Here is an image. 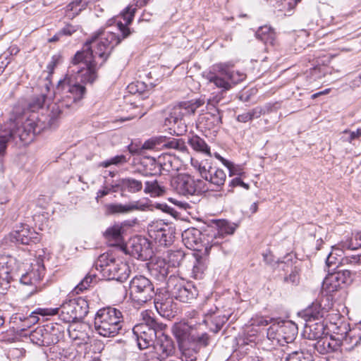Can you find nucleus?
Masks as SVG:
<instances>
[{"label":"nucleus","instance_id":"1","mask_svg":"<svg viewBox=\"0 0 361 361\" xmlns=\"http://www.w3.org/2000/svg\"><path fill=\"white\" fill-rule=\"evenodd\" d=\"M135 8L127 6L121 13L126 22H118L117 26L122 37L113 32L94 33L83 46L81 51L75 53L71 63V71L80 73L82 71V77L85 80L94 82L97 78V71L104 65L109 57L112 49L118 45L122 39L127 38L131 34L128 27L133 20Z\"/></svg>","mask_w":361,"mask_h":361},{"label":"nucleus","instance_id":"2","mask_svg":"<svg viewBox=\"0 0 361 361\" xmlns=\"http://www.w3.org/2000/svg\"><path fill=\"white\" fill-rule=\"evenodd\" d=\"M80 82L92 83L85 80L82 71L71 72L70 65L64 78L60 80L56 86L55 97L57 103L49 106L50 112L48 115L49 125H55L63 109L75 108L78 102L83 98L86 88Z\"/></svg>","mask_w":361,"mask_h":361},{"label":"nucleus","instance_id":"3","mask_svg":"<svg viewBox=\"0 0 361 361\" xmlns=\"http://www.w3.org/2000/svg\"><path fill=\"white\" fill-rule=\"evenodd\" d=\"M35 115L13 121L10 118L1 128H0V156H3L7 147L8 142L16 137L25 142H31L35 135L41 133L46 127L44 123L39 121Z\"/></svg>","mask_w":361,"mask_h":361},{"label":"nucleus","instance_id":"4","mask_svg":"<svg viewBox=\"0 0 361 361\" xmlns=\"http://www.w3.org/2000/svg\"><path fill=\"white\" fill-rule=\"evenodd\" d=\"M340 264L341 267L347 266L349 269L338 270L324 279L322 288L329 293L337 291L353 283V276L361 271V255L345 256L341 259Z\"/></svg>","mask_w":361,"mask_h":361},{"label":"nucleus","instance_id":"5","mask_svg":"<svg viewBox=\"0 0 361 361\" xmlns=\"http://www.w3.org/2000/svg\"><path fill=\"white\" fill-rule=\"evenodd\" d=\"M123 324V314L117 308L106 307L99 309L94 317V329L104 337H114L119 334Z\"/></svg>","mask_w":361,"mask_h":361},{"label":"nucleus","instance_id":"6","mask_svg":"<svg viewBox=\"0 0 361 361\" xmlns=\"http://www.w3.org/2000/svg\"><path fill=\"white\" fill-rule=\"evenodd\" d=\"M61 310V317L66 323L74 322L83 319L89 312L88 302L82 298L65 301L60 308L42 309L39 308L35 313L45 315L57 314Z\"/></svg>","mask_w":361,"mask_h":361},{"label":"nucleus","instance_id":"7","mask_svg":"<svg viewBox=\"0 0 361 361\" xmlns=\"http://www.w3.org/2000/svg\"><path fill=\"white\" fill-rule=\"evenodd\" d=\"M203 76L209 83L221 89V92L229 90L245 78L243 73L231 71L228 65L222 63L214 65L209 71L204 73Z\"/></svg>","mask_w":361,"mask_h":361},{"label":"nucleus","instance_id":"8","mask_svg":"<svg viewBox=\"0 0 361 361\" xmlns=\"http://www.w3.org/2000/svg\"><path fill=\"white\" fill-rule=\"evenodd\" d=\"M197 324L192 322L176 323L172 327V332L177 340L178 348L182 355L193 360L192 338Z\"/></svg>","mask_w":361,"mask_h":361},{"label":"nucleus","instance_id":"9","mask_svg":"<svg viewBox=\"0 0 361 361\" xmlns=\"http://www.w3.org/2000/svg\"><path fill=\"white\" fill-rule=\"evenodd\" d=\"M129 290L131 299L140 305L150 301L157 293L152 282L142 275H137L130 280Z\"/></svg>","mask_w":361,"mask_h":361},{"label":"nucleus","instance_id":"10","mask_svg":"<svg viewBox=\"0 0 361 361\" xmlns=\"http://www.w3.org/2000/svg\"><path fill=\"white\" fill-rule=\"evenodd\" d=\"M166 292L176 300L191 303L198 295V290L192 283H185L176 276H170L166 283Z\"/></svg>","mask_w":361,"mask_h":361},{"label":"nucleus","instance_id":"11","mask_svg":"<svg viewBox=\"0 0 361 361\" xmlns=\"http://www.w3.org/2000/svg\"><path fill=\"white\" fill-rule=\"evenodd\" d=\"M61 336L59 326L47 324L39 326L30 334L31 342L38 346H49L59 342Z\"/></svg>","mask_w":361,"mask_h":361},{"label":"nucleus","instance_id":"12","mask_svg":"<svg viewBox=\"0 0 361 361\" xmlns=\"http://www.w3.org/2000/svg\"><path fill=\"white\" fill-rule=\"evenodd\" d=\"M204 183L201 180H195L187 174H180L174 178L171 185L177 193L182 195H193L204 191Z\"/></svg>","mask_w":361,"mask_h":361},{"label":"nucleus","instance_id":"13","mask_svg":"<svg viewBox=\"0 0 361 361\" xmlns=\"http://www.w3.org/2000/svg\"><path fill=\"white\" fill-rule=\"evenodd\" d=\"M147 231L150 238L160 245L167 246L172 242L171 228L162 220H157L149 224Z\"/></svg>","mask_w":361,"mask_h":361},{"label":"nucleus","instance_id":"14","mask_svg":"<svg viewBox=\"0 0 361 361\" xmlns=\"http://www.w3.org/2000/svg\"><path fill=\"white\" fill-rule=\"evenodd\" d=\"M133 331L139 348L146 349L154 343L162 329H153L145 325H135Z\"/></svg>","mask_w":361,"mask_h":361},{"label":"nucleus","instance_id":"15","mask_svg":"<svg viewBox=\"0 0 361 361\" xmlns=\"http://www.w3.org/2000/svg\"><path fill=\"white\" fill-rule=\"evenodd\" d=\"M202 100L186 101L176 105L170 114V122L174 123L181 121L184 118L193 115L197 108L203 105Z\"/></svg>","mask_w":361,"mask_h":361},{"label":"nucleus","instance_id":"16","mask_svg":"<svg viewBox=\"0 0 361 361\" xmlns=\"http://www.w3.org/2000/svg\"><path fill=\"white\" fill-rule=\"evenodd\" d=\"M129 247L131 255L140 260L146 261L153 256V250L150 242L145 238L135 237L130 240Z\"/></svg>","mask_w":361,"mask_h":361},{"label":"nucleus","instance_id":"17","mask_svg":"<svg viewBox=\"0 0 361 361\" xmlns=\"http://www.w3.org/2000/svg\"><path fill=\"white\" fill-rule=\"evenodd\" d=\"M130 273V269L127 263L121 259H116L109 267L103 269V275L109 280L123 281L126 280Z\"/></svg>","mask_w":361,"mask_h":361},{"label":"nucleus","instance_id":"18","mask_svg":"<svg viewBox=\"0 0 361 361\" xmlns=\"http://www.w3.org/2000/svg\"><path fill=\"white\" fill-rule=\"evenodd\" d=\"M314 349L320 354L324 355L330 353L343 351V343L340 338L325 334L316 343H313Z\"/></svg>","mask_w":361,"mask_h":361},{"label":"nucleus","instance_id":"19","mask_svg":"<svg viewBox=\"0 0 361 361\" xmlns=\"http://www.w3.org/2000/svg\"><path fill=\"white\" fill-rule=\"evenodd\" d=\"M14 259L8 256H0V292L9 288L13 276Z\"/></svg>","mask_w":361,"mask_h":361},{"label":"nucleus","instance_id":"20","mask_svg":"<svg viewBox=\"0 0 361 361\" xmlns=\"http://www.w3.org/2000/svg\"><path fill=\"white\" fill-rule=\"evenodd\" d=\"M154 297V306L158 313L166 318L173 317L175 306L173 302V297L169 293L165 295L157 293Z\"/></svg>","mask_w":361,"mask_h":361},{"label":"nucleus","instance_id":"21","mask_svg":"<svg viewBox=\"0 0 361 361\" xmlns=\"http://www.w3.org/2000/svg\"><path fill=\"white\" fill-rule=\"evenodd\" d=\"M154 351L157 353L162 358H167L175 353V345L173 340L162 331L158 335L154 343Z\"/></svg>","mask_w":361,"mask_h":361},{"label":"nucleus","instance_id":"22","mask_svg":"<svg viewBox=\"0 0 361 361\" xmlns=\"http://www.w3.org/2000/svg\"><path fill=\"white\" fill-rule=\"evenodd\" d=\"M149 205L140 202H133L128 204H109L106 206L107 211L111 214H128L135 210L145 211L148 209Z\"/></svg>","mask_w":361,"mask_h":361},{"label":"nucleus","instance_id":"23","mask_svg":"<svg viewBox=\"0 0 361 361\" xmlns=\"http://www.w3.org/2000/svg\"><path fill=\"white\" fill-rule=\"evenodd\" d=\"M202 234L199 229L189 228L182 234L183 242L188 248L200 251L202 246Z\"/></svg>","mask_w":361,"mask_h":361},{"label":"nucleus","instance_id":"24","mask_svg":"<svg viewBox=\"0 0 361 361\" xmlns=\"http://www.w3.org/2000/svg\"><path fill=\"white\" fill-rule=\"evenodd\" d=\"M280 334L281 336V345H284L286 343H292L297 334L298 327L297 326L290 321H281L280 322Z\"/></svg>","mask_w":361,"mask_h":361},{"label":"nucleus","instance_id":"25","mask_svg":"<svg viewBox=\"0 0 361 361\" xmlns=\"http://www.w3.org/2000/svg\"><path fill=\"white\" fill-rule=\"evenodd\" d=\"M45 100H46V96L43 94L34 97L29 104V108H30V111H32V114L25 113L23 116L15 118L13 121H17L18 119L21 118L23 117H25V120L26 117L31 116L32 115L34 114L37 118V123L39 121H40L44 123V124L46 125V127L42 130V131L47 127L54 126V125H49V120L48 121H42V119L39 118L38 116L34 113L35 111H37L39 109H42L43 107V106L45 103Z\"/></svg>","mask_w":361,"mask_h":361},{"label":"nucleus","instance_id":"26","mask_svg":"<svg viewBox=\"0 0 361 361\" xmlns=\"http://www.w3.org/2000/svg\"><path fill=\"white\" fill-rule=\"evenodd\" d=\"M152 276L159 281L164 280L169 274L170 265L164 259H157L155 262H152L149 267Z\"/></svg>","mask_w":361,"mask_h":361},{"label":"nucleus","instance_id":"27","mask_svg":"<svg viewBox=\"0 0 361 361\" xmlns=\"http://www.w3.org/2000/svg\"><path fill=\"white\" fill-rule=\"evenodd\" d=\"M144 192L151 197L162 196L166 192V188L157 179L149 178L144 181Z\"/></svg>","mask_w":361,"mask_h":361},{"label":"nucleus","instance_id":"28","mask_svg":"<svg viewBox=\"0 0 361 361\" xmlns=\"http://www.w3.org/2000/svg\"><path fill=\"white\" fill-rule=\"evenodd\" d=\"M13 238L16 242L23 245H29L30 243H35L39 240L36 233L25 227H23L21 230L16 231L13 233Z\"/></svg>","mask_w":361,"mask_h":361},{"label":"nucleus","instance_id":"29","mask_svg":"<svg viewBox=\"0 0 361 361\" xmlns=\"http://www.w3.org/2000/svg\"><path fill=\"white\" fill-rule=\"evenodd\" d=\"M143 183L142 180L129 177L121 179L116 186L120 187L121 190L137 193L142 190Z\"/></svg>","mask_w":361,"mask_h":361},{"label":"nucleus","instance_id":"30","mask_svg":"<svg viewBox=\"0 0 361 361\" xmlns=\"http://www.w3.org/2000/svg\"><path fill=\"white\" fill-rule=\"evenodd\" d=\"M305 335L309 340H317V341L325 335V326L322 322L306 324Z\"/></svg>","mask_w":361,"mask_h":361},{"label":"nucleus","instance_id":"31","mask_svg":"<svg viewBox=\"0 0 361 361\" xmlns=\"http://www.w3.org/2000/svg\"><path fill=\"white\" fill-rule=\"evenodd\" d=\"M122 227L114 225L108 228L104 233V236L112 246L118 245L123 242Z\"/></svg>","mask_w":361,"mask_h":361},{"label":"nucleus","instance_id":"32","mask_svg":"<svg viewBox=\"0 0 361 361\" xmlns=\"http://www.w3.org/2000/svg\"><path fill=\"white\" fill-rule=\"evenodd\" d=\"M255 37L265 44L273 45L276 39L274 30L268 25L261 26L255 32Z\"/></svg>","mask_w":361,"mask_h":361},{"label":"nucleus","instance_id":"33","mask_svg":"<svg viewBox=\"0 0 361 361\" xmlns=\"http://www.w3.org/2000/svg\"><path fill=\"white\" fill-rule=\"evenodd\" d=\"M324 313V310L321 305L317 302H314L302 312V317L309 323L323 317Z\"/></svg>","mask_w":361,"mask_h":361},{"label":"nucleus","instance_id":"34","mask_svg":"<svg viewBox=\"0 0 361 361\" xmlns=\"http://www.w3.org/2000/svg\"><path fill=\"white\" fill-rule=\"evenodd\" d=\"M281 336L280 334V322L273 323L267 329V340L264 342L270 341L273 348L277 345H281Z\"/></svg>","mask_w":361,"mask_h":361},{"label":"nucleus","instance_id":"35","mask_svg":"<svg viewBox=\"0 0 361 361\" xmlns=\"http://www.w3.org/2000/svg\"><path fill=\"white\" fill-rule=\"evenodd\" d=\"M344 250L339 246V244L332 247V252L329 254L326 259V265L329 269L328 271H334L341 266V259L339 260L335 255L341 256Z\"/></svg>","mask_w":361,"mask_h":361},{"label":"nucleus","instance_id":"36","mask_svg":"<svg viewBox=\"0 0 361 361\" xmlns=\"http://www.w3.org/2000/svg\"><path fill=\"white\" fill-rule=\"evenodd\" d=\"M204 324H197L194 335H192V345L196 344L200 346L206 347L209 343V335L203 331Z\"/></svg>","mask_w":361,"mask_h":361},{"label":"nucleus","instance_id":"37","mask_svg":"<svg viewBox=\"0 0 361 361\" xmlns=\"http://www.w3.org/2000/svg\"><path fill=\"white\" fill-rule=\"evenodd\" d=\"M226 175L222 169L210 167V173L206 180L216 186L224 184Z\"/></svg>","mask_w":361,"mask_h":361},{"label":"nucleus","instance_id":"38","mask_svg":"<svg viewBox=\"0 0 361 361\" xmlns=\"http://www.w3.org/2000/svg\"><path fill=\"white\" fill-rule=\"evenodd\" d=\"M188 144L197 152L210 154V149L204 140L197 135H193L188 140Z\"/></svg>","mask_w":361,"mask_h":361},{"label":"nucleus","instance_id":"39","mask_svg":"<svg viewBox=\"0 0 361 361\" xmlns=\"http://www.w3.org/2000/svg\"><path fill=\"white\" fill-rule=\"evenodd\" d=\"M285 361H314V360L310 350L300 349L288 354Z\"/></svg>","mask_w":361,"mask_h":361},{"label":"nucleus","instance_id":"40","mask_svg":"<svg viewBox=\"0 0 361 361\" xmlns=\"http://www.w3.org/2000/svg\"><path fill=\"white\" fill-rule=\"evenodd\" d=\"M339 246L345 250H357L361 247V231L353 235L350 239L342 241Z\"/></svg>","mask_w":361,"mask_h":361},{"label":"nucleus","instance_id":"41","mask_svg":"<svg viewBox=\"0 0 361 361\" xmlns=\"http://www.w3.org/2000/svg\"><path fill=\"white\" fill-rule=\"evenodd\" d=\"M185 255L180 250L170 252L167 255V264L170 265V268L178 267L184 259Z\"/></svg>","mask_w":361,"mask_h":361},{"label":"nucleus","instance_id":"42","mask_svg":"<svg viewBox=\"0 0 361 361\" xmlns=\"http://www.w3.org/2000/svg\"><path fill=\"white\" fill-rule=\"evenodd\" d=\"M142 317L143 322L138 325H145L148 327H153V329H163L164 325L158 323L152 316L151 312L148 311H144L141 313Z\"/></svg>","mask_w":361,"mask_h":361},{"label":"nucleus","instance_id":"43","mask_svg":"<svg viewBox=\"0 0 361 361\" xmlns=\"http://www.w3.org/2000/svg\"><path fill=\"white\" fill-rule=\"evenodd\" d=\"M209 320L215 326L214 328L210 327L211 331H214V333H217L221 330L223 325L227 322L228 318L224 315H216L213 317H210V318L205 319L203 320V322L204 323L207 324Z\"/></svg>","mask_w":361,"mask_h":361},{"label":"nucleus","instance_id":"44","mask_svg":"<svg viewBox=\"0 0 361 361\" xmlns=\"http://www.w3.org/2000/svg\"><path fill=\"white\" fill-rule=\"evenodd\" d=\"M206 259L202 257H196L195 262L193 264L192 273L194 276L197 279L200 278L202 274L204 273V270L207 268V262Z\"/></svg>","mask_w":361,"mask_h":361},{"label":"nucleus","instance_id":"45","mask_svg":"<svg viewBox=\"0 0 361 361\" xmlns=\"http://www.w3.org/2000/svg\"><path fill=\"white\" fill-rule=\"evenodd\" d=\"M115 259L116 258L111 254L104 253L99 255L97 259L96 263L97 269L100 267V271L103 273V269H106L107 267H109V266L112 264Z\"/></svg>","mask_w":361,"mask_h":361},{"label":"nucleus","instance_id":"46","mask_svg":"<svg viewBox=\"0 0 361 361\" xmlns=\"http://www.w3.org/2000/svg\"><path fill=\"white\" fill-rule=\"evenodd\" d=\"M32 282L37 286V284L42 279L44 275V267L39 264L35 265L32 270L27 271Z\"/></svg>","mask_w":361,"mask_h":361},{"label":"nucleus","instance_id":"47","mask_svg":"<svg viewBox=\"0 0 361 361\" xmlns=\"http://www.w3.org/2000/svg\"><path fill=\"white\" fill-rule=\"evenodd\" d=\"M128 161L126 156L121 154V155H117L114 157L111 158L109 160L104 161L99 164L100 166L106 168L109 167L111 165H119L125 164Z\"/></svg>","mask_w":361,"mask_h":361},{"label":"nucleus","instance_id":"48","mask_svg":"<svg viewBox=\"0 0 361 361\" xmlns=\"http://www.w3.org/2000/svg\"><path fill=\"white\" fill-rule=\"evenodd\" d=\"M282 11L290 13L295 7V0H275Z\"/></svg>","mask_w":361,"mask_h":361},{"label":"nucleus","instance_id":"49","mask_svg":"<svg viewBox=\"0 0 361 361\" xmlns=\"http://www.w3.org/2000/svg\"><path fill=\"white\" fill-rule=\"evenodd\" d=\"M164 146L168 148L176 149L180 152H185L187 149L185 142L181 139H175L168 141L164 144Z\"/></svg>","mask_w":361,"mask_h":361},{"label":"nucleus","instance_id":"50","mask_svg":"<svg viewBox=\"0 0 361 361\" xmlns=\"http://www.w3.org/2000/svg\"><path fill=\"white\" fill-rule=\"evenodd\" d=\"M92 277L91 276H86L74 288V292L76 294H80L90 286L92 282Z\"/></svg>","mask_w":361,"mask_h":361},{"label":"nucleus","instance_id":"51","mask_svg":"<svg viewBox=\"0 0 361 361\" xmlns=\"http://www.w3.org/2000/svg\"><path fill=\"white\" fill-rule=\"evenodd\" d=\"M226 167L229 170L230 176H243L245 175L243 168L240 165H236L229 161V164H227Z\"/></svg>","mask_w":361,"mask_h":361},{"label":"nucleus","instance_id":"52","mask_svg":"<svg viewBox=\"0 0 361 361\" xmlns=\"http://www.w3.org/2000/svg\"><path fill=\"white\" fill-rule=\"evenodd\" d=\"M147 161L148 162L147 164L149 165V174L151 176L155 175L161 171V165L157 162L154 158H147Z\"/></svg>","mask_w":361,"mask_h":361},{"label":"nucleus","instance_id":"53","mask_svg":"<svg viewBox=\"0 0 361 361\" xmlns=\"http://www.w3.org/2000/svg\"><path fill=\"white\" fill-rule=\"evenodd\" d=\"M299 278V270L297 267H294L290 274L285 277V281L291 284H298Z\"/></svg>","mask_w":361,"mask_h":361},{"label":"nucleus","instance_id":"54","mask_svg":"<svg viewBox=\"0 0 361 361\" xmlns=\"http://www.w3.org/2000/svg\"><path fill=\"white\" fill-rule=\"evenodd\" d=\"M20 281L22 284L34 286V289L28 294V296L32 295L35 292L37 291V286L32 282V280L27 272L22 275Z\"/></svg>","mask_w":361,"mask_h":361},{"label":"nucleus","instance_id":"55","mask_svg":"<svg viewBox=\"0 0 361 361\" xmlns=\"http://www.w3.org/2000/svg\"><path fill=\"white\" fill-rule=\"evenodd\" d=\"M61 59V57L59 54H55L51 57L50 62L47 66V68L50 74L53 73L55 67L60 63Z\"/></svg>","mask_w":361,"mask_h":361},{"label":"nucleus","instance_id":"56","mask_svg":"<svg viewBox=\"0 0 361 361\" xmlns=\"http://www.w3.org/2000/svg\"><path fill=\"white\" fill-rule=\"evenodd\" d=\"M251 119H255L259 118L262 115L265 114L266 109L262 106H256L249 110Z\"/></svg>","mask_w":361,"mask_h":361},{"label":"nucleus","instance_id":"57","mask_svg":"<svg viewBox=\"0 0 361 361\" xmlns=\"http://www.w3.org/2000/svg\"><path fill=\"white\" fill-rule=\"evenodd\" d=\"M192 165L195 167H197V169L200 173L201 177L204 180H207L210 173V168L209 169H207L204 166H202L201 164H199L197 161H195V162H192Z\"/></svg>","mask_w":361,"mask_h":361},{"label":"nucleus","instance_id":"58","mask_svg":"<svg viewBox=\"0 0 361 361\" xmlns=\"http://www.w3.org/2000/svg\"><path fill=\"white\" fill-rule=\"evenodd\" d=\"M115 186L114 185H111L110 187H108V186H104L103 188V189L102 190H99L97 192V196H96V200L97 202H99V200L106 195H107L109 192H116V190H115Z\"/></svg>","mask_w":361,"mask_h":361},{"label":"nucleus","instance_id":"59","mask_svg":"<svg viewBox=\"0 0 361 361\" xmlns=\"http://www.w3.org/2000/svg\"><path fill=\"white\" fill-rule=\"evenodd\" d=\"M129 92L133 94L141 93L143 92L144 84L142 82H137L135 83H131L128 86Z\"/></svg>","mask_w":361,"mask_h":361},{"label":"nucleus","instance_id":"60","mask_svg":"<svg viewBox=\"0 0 361 361\" xmlns=\"http://www.w3.org/2000/svg\"><path fill=\"white\" fill-rule=\"evenodd\" d=\"M78 26H75L72 25H66L63 28H62L60 32L61 35L71 36L74 32H75L78 30Z\"/></svg>","mask_w":361,"mask_h":361},{"label":"nucleus","instance_id":"61","mask_svg":"<svg viewBox=\"0 0 361 361\" xmlns=\"http://www.w3.org/2000/svg\"><path fill=\"white\" fill-rule=\"evenodd\" d=\"M241 177L242 176H238L232 179L229 183V185L231 187L241 186L245 189L248 190L250 188L249 184L244 183L241 180Z\"/></svg>","mask_w":361,"mask_h":361},{"label":"nucleus","instance_id":"62","mask_svg":"<svg viewBox=\"0 0 361 361\" xmlns=\"http://www.w3.org/2000/svg\"><path fill=\"white\" fill-rule=\"evenodd\" d=\"M89 4L88 0H75L69 4L70 9H72L74 5H78L79 8L77 9L78 11H82L85 9Z\"/></svg>","mask_w":361,"mask_h":361},{"label":"nucleus","instance_id":"63","mask_svg":"<svg viewBox=\"0 0 361 361\" xmlns=\"http://www.w3.org/2000/svg\"><path fill=\"white\" fill-rule=\"evenodd\" d=\"M166 358H162L161 356L153 351H149L146 353V357L145 361H164Z\"/></svg>","mask_w":361,"mask_h":361},{"label":"nucleus","instance_id":"64","mask_svg":"<svg viewBox=\"0 0 361 361\" xmlns=\"http://www.w3.org/2000/svg\"><path fill=\"white\" fill-rule=\"evenodd\" d=\"M79 6L78 5H74L72 8V9H70L69 4L66 6V16L68 17L69 18H73L77 15H78L81 11H78L77 9H78Z\"/></svg>","mask_w":361,"mask_h":361}]
</instances>
